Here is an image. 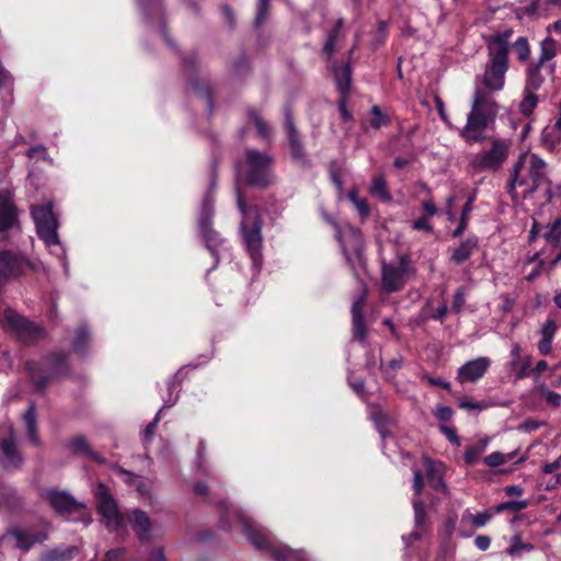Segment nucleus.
<instances>
[{"label": "nucleus", "instance_id": "nucleus-1", "mask_svg": "<svg viewBox=\"0 0 561 561\" xmlns=\"http://www.w3.org/2000/svg\"><path fill=\"white\" fill-rule=\"evenodd\" d=\"M512 28L496 32L488 39L490 60L484 73L474 79V91L470 112L467 114L466 125L459 135L466 144L472 145L486 139L484 129L492 125L499 113V105L494 100V93L503 90L505 75L508 69L510 39Z\"/></svg>", "mask_w": 561, "mask_h": 561}, {"label": "nucleus", "instance_id": "nucleus-2", "mask_svg": "<svg viewBox=\"0 0 561 561\" xmlns=\"http://www.w3.org/2000/svg\"><path fill=\"white\" fill-rule=\"evenodd\" d=\"M547 182V164L535 153H523L513 167L508 192L514 199L517 198L515 190L523 187V197L534 194Z\"/></svg>", "mask_w": 561, "mask_h": 561}, {"label": "nucleus", "instance_id": "nucleus-3", "mask_svg": "<svg viewBox=\"0 0 561 561\" xmlns=\"http://www.w3.org/2000/svg\"><path fill=\"white\" fill-rule=\"evenodd\" d=\"M237 205L242 214L241 221V238L242 243L245 247L247 252L249 253L253 267L256 271H260L262 265V220L260 218L259 211L256 208H251L247 206V203L240 192V188L237 186Z\"/></svg>", "mask_w": 561, "mask_h": 561}, {"label": "nucleus", "instance_id": "nucleus-4", "mask_svg": "<svg viewBox=\"0 0 561 561\" xmlns=\"http://www.w3.org/2000/svg\"><path fill=\"white\" fill-rule=\"evenodd\" d=\"M273 164L274 158L268 152L248 148L244 151V162L238 169V176H243L248 185L267 187L275 182Z\"/></svg>", "mask_w": 561, "mask_h": 561}, {"label": "nucleus", "instance_id": "nucleus-5", "mask_svg": "<svg viewBox=\"0 0 561 561\" xmlns=\"http://www.w3.org/2000/svg\"><path fill=\"white\" fill-rule=\"evenodd\" d=\"M31 214L39 238L50 249V253L60 259L65 273L68 274L69 264L66 259V251L60 244V240L57 233L58 222L56 216L53 213V204L46 203L44 205L33 206Z\"/></svg>", "mask_w": 561, "mask_h": 561}, {"label": "nucleus", "instance_id": "nucleus-6", "mask_svg": "<svg viewBox=\"0 0 561 561\" xmlns=\"http://www.w3.org/2000/svg\"><path fill=\"white\" fill-rule=\"evenodd\" d=\"M484 135H486L484 133ZM486 137L491 147L473 153L469 158V167L476 173H495L500 171L507 161L511 141L500 137ZM485 141V139L483 140Z\"/></svg>", "mask_w": 561, "mask_h": 561}, {"label": "nucleus", "instance_id": "nucleus-7", "mask_svg": "<svg viewBox=\"0 0 561 561\" xmlns=\"http://www.w3.org/2000/svg\"><path fill=\"white\" fill-rule=\"evenodd\" d=\"M26 369L35 388L43 391L53 380L68 374V355L53 353L41 362H27Z\"/></svg>", "mask_w": 561, "mask_h": 561}, {"label": "nucleus", "instance_id": "nucleus-8", "mask_svg": "<svg viewBox=\"0 0 561 561\" xmlns=\"http://www.w3.org/2000/svg\"><path fill=\"white\" fill-rule=\"evenodd\" d=\"M333 225L335 227L336 239L341 244L345 260L351 266L354 275L358 277L359 268L364 267V242L362 233L350 224L340 226L336 222H333Z\"/></svg>", "mask_w": 561, "mask_h": 561}, {"label": "nucleus", "instance_id": "nucleus-9", "mask_svg": "<svg viewBox=\"0 0 561 561\" xmlns=\"http://www.w3.org/2000/svg\"><path fill=\"white\" fill-rule=\"evenodd\" d=\"M216 185L215 179H213L207 193L202 203V208L198 217V227L201 234L205 241L206 248L209 250L215 259V266L219 262V248L224 244L225 240L220 234L211 228V220L214 217V188Z\"/></svg>", "mask_w": 561, "mask_h": 561}, {"label": "nucleus", "instance_id": "nucleus-10", "mask_svg": "<svg viewBox=\"0 0 561 561\" xmlns=\"http://www.w3.org/2000/svg\"><path fill=\"white\" fill-rule=\"evenodd\" d=\"M243 533L248 540L257 550L268 556L272 561H306L304 551L293 550L287 546H279L271 542L270 539L248 523L243 524Z\"/></svg>", "mask_w": 561, "mask_h": 561}, {"label": "nucleus", "instance_id": "nucleus-11", "mask_svg": "<svg viewBox=\"0 0 561 561\" xmlns=\"http://www.w3.org/2000/svg\"><path fill=\"white\" fill-rule=\"evenodd\" d=\"M414 273L415 270L411 266V261L407 255L399 256L398 265L383 263L381 278L382 289L386 293L399 291Z\"/></svg>", "mask_w": 561, "mask_h": 561}, {"label": "nucleus", "instance_id": "nucleus-12", "mask_svg": "<svg viewBox=\"0 0 561 561\" xmlns=\"http://www.w3.org/2000/svg\"><path fill=\"white\" fill-rule=\"evenodd\" d=\"M3 322L9 329L26 343H32L44 336V330L38 324L28 321L23 316L12 309H7L3 313Z\"/></svg>", "mask_w": 561, "mask_h": 561}, {"label": "nucleus", "instance_id": "nucleus-13", "mask_svg": "<svg viewBox=\"0 0 561 561\" xmlns=\"http://www.w3.org/2000/svg\"><path fill=\"white\" fill-rule=\"evenodd\" d=\"M27 270H36V265L15 252L0 251V278H16Z\"/></svg>", "mask_w": 561, "mask_h": 561}, {"label": "nucleus", "instance_id": "nucleus-14", "mask_svg": "<svg viewBox=\"0 0 561 561\" xmlns=\"http://www.w3.org/2000/svg\"><path fill=\"white\" fill-rule=\"evenodd\" d=\"M96 500L99 513L106 520V525L114 528L121 527L123 517L118 512L117 504L107 488L102 483L98 485Z\"/></svg>", "mask_w": 561, "mask_h": 561}, {"label": "nucleus", "instance_id": "nucleus-15", "mask_svg": "<svg viewBox=\"0 0 561 561\" xmlns=\"http://www.w3.org/2000/svg\"><path fill=\"white\" fill-rule=\"evenodd\" d=\"M23 463V457L16 447V434L12 427L8 435L0 439V466L5 470L18 469Z\"/></svg>", "mask_w": 561, "mask_h": 561}, {"label": "nucleus", "instance_id": "nucleus-16", "mask_svg": "<svg viewBox=\"0 0 561 561\" xmlns=\"http://www.w3.org/2000/svg\"><path fill=\"white\" fill-rule=\"evenodd\" d=\"M491 359L485 356H481L466 362L458 368L457 380L460 383L477 382L480 380L488 369L490 368Z\"/></svg>", "mask_w": 561, "mask_h": 561}, {"label": "nucleus", "instance_id": "nucleus-17", "mask_svg": "<svg viewBox=\"0 0 561 561\" xmlns=\"http://www.w3.org/2000/svg\"><path fill=\"white\" fill-rule=\"evenodd\" d=\"M2 538L4 542L9 539L14 540V548L28 551L35 543L44 542L47 539V535L43 531L27 533L19 526H13L2 535Z\"/></svg>", "mask_w": 561, "mask_h": 561}, {"label": "nucleus", "instance_id": "nucleus-18", "mask_svg": "<svg viewBox=\"0 0 561 561\" xmlns=\"http://www.w3.org/2000/svg\"><path fill=\"white\" fill-rule=\"evenodd\" d=\"M285 129L293 159L305 164L307 162L306 151L299 133L294 125L293 115L289 108L285 110Z\"/></svg>", "mask_w": 561, "mask_h": 561}, {"label": "nucleus", "instance_id": "nucleus-19", "mask_svg": "<svg viewBox=\"0 0 561 561\" xmlns=\"http://www.w3.org/2000/svg\"><path fill=\"white\" fill-rule=\"evenodd\" d=\"M46 497L50 506L60 515H69L80 507V504L65 491L49 490Z\"/></svg>", "mask_w": 561, "mask_h": 561}, {"label": "nucleus", "instance_id": "nucleus-20", "mask_svg": "<svg viewBox=\"0 0 561 561\" xmlns=\"http://www.w3.org/2000/svg\"><path fill=\"white\" fill-rule=\"evenodd\" d=\"M16 221V209L9 191H0V232L13 227Z\"/></svg>", "mask_w": 561, "mask_h": 561}, {"label": "nucleus", "instance_id": "nucleus-21", "mask_svg": "<svg viewBox=\"0 0 561 561\" xmlns=\"http://www.w3.org/2000/svg\"><path fill=\"white\" fill-rule=\"evenodd\" d=\"M412 486H413V490L415 493V497L412 500V505L414 508V524H415V528H420V527H422L423 523L425 522L426 513L424 510L423 502L419 499V495L422 493L423 486H424L423 474H422L421 470L415 469V468L413 469V485Z\"/></svg>", "mask_w": 561, "mask_h": 561}, {"label": "nucleus", "instance_id": "nucleus-22", "mask_svg": "<svg viewBox=\"0 0 561 561\" xmlns=\"http://www.w3.org/2000/svg\"><path fill=\"white\" fill-rule=\"evenodd\" d=\"M133 530L142 542L149 541L151 537V522L148 515L140 510H135L128 517Z\"/></svg>", "mask_w": 561, "mask_h": 561}, {"label": "nucleus", "instance_id": "nucleus-23", "mask_svg": "<svg viewBox=\"0 0 561 561\" xmlns=\"http://www.w3.org/2000/svg\"><path fill=\"white\" fill-rule=\"evenodd\" d=\"M422 462L432 488L445 491L446 484L443 480L444 465L439 461H434L426 456L422 458Z\"/></svg>", "mask_w": 561, "mask_h": 561}, {"label": "nucleus", "instance_id": "nucleus-24", "mask_svg": "<svg viewBox=\"0 0 561 561\" xmlns=\"http://www.w3.org/2000/svg\"><path fill=\"white\" fill-rule=\"evenodd\" d=\"M190 88L192 93L199 98L204 102V105L209 110V112H211L213 99L210 95L208 82L199 76H196L190 79Z\"/></svg>", "mask_w": 561, "mask_h": 561}, {"label": "nucleus", "instance_id": "nucleus-25", "mask_svg": "<svg viewBox=\"0 0 561 561\" xmlns=\"http://www.w3.org/2000/svg\"><path fill=\"white\" fill-rule=\"evenodd\" d=\"M23 421L26 426V433L31 443L35 446L41 444L39 436L37 434V419H36V407L31 403L28 409L23 414Z\"/></svg>", "mask_w": 561, "mask_h": 561}, {"label": "nucleus", "instance_id": "nucleus-26", "mask_svg": "<svg viewBox=\"0 0 561 561\" xmlns=\"http://www.w3.org/2000/svg\"><path fill=\"white\" fill-rule=\"evenodd\" d=\"M477 247H478L477 239H473V238L467 239L466 241L461 242L459 244V247H457L454 250L453 255H451V261L457 264L463 263L465 261L470 259V256L472 255V253L474 252Z\"/></svg>", "mask_w": 561, "mask_h": 561}, {"label": "nucleus", "instance_id": "nucleus-27", "mask_svg": "<svg viewBox=\"0 0 561 561\" xmlns=\"http://www.w3.org/2000/svg\"><path fill=\"white\" fill-rule=\"evenodd\" d=\"M541 66L531 65L527 70V78L524 87L525 92L537 93V91L541 88L545 78L541 75Z\"/></svg>", "mask_w": 561, "mask_h": 561}, {"label": "nucleus", "instance_id": "nucleus-28", "mask_svg": "<svg viewBox=\"0 0 561 561\" xmlns=\"http://www.w3.org/2000/svg\"><path fill=\"white\" fill-rule=\"evenodd\" d=\"M334 80L337 90L342 94H346L351 87V68L348 65L336 66L333 69Z\"/></svg>", "mask_w": 561, "mask_h": 561}, {"label": "nucleus", "instance_id": "nucleus-29", "mask_svg": "<svg viewBox=\"0 0 561 561\" xmlns=\"http://www.w3.org/2000/svg\"><path fill=\"white\" fill-rule=\"evenodd\" d=\"M69 446L75 454H83L84 456L94 459L95 461L102 462L103 460L92 450L88 440L83 436L73 438Z\"/></svg>", "mask_w": 561, "mask_h": 561}, {"label": "nucleus", "instance_id": "nucleus-30", "mask_svg": "<svg viewBox=\"0 0 561 561\" xmlns=\"http://www.w3.org/2000/svg\"><path fill=\"white\" fill-rule=\"evenodd\" d=\"M557 55V42L548 36L540 44V56L535 65L542 66L545 62L553 59Z\"/></svg>", "mask_w": 561, "mask_h": 561}, {"label": "nucleus", "instance_id": "nucleus-31", "mask_svg": "<svg viewBox=\"0 0 561 561\" xmlns=\"http://www.w3.org/2000/svg\"><path fill=\"white\" fill-rule=\"evenodd\" d=\"M371 195L377 196L383 202L391 201V195L388 191L386 180L383 175H376L371 181V185L369 188Z\"/></svg>", "mask_w": 561, "mask_h": 561}, {"label": "nucleus", "instance_id": "nucleus-32", "mask_svg": "<svg viewBox=\"0 0 561 561\" xmlns=\"http://www.w3.org/2000/svg\"><path fill=\"white\" fill-rule=\"evenodd\" d=\"M77 552L76 547H58L53 550H49L43 554V560L45 561H66L73 557Z\"/></svg>", "mask_w": 561, "mask_h": 561}, {"label": "nucleus", "instance_id": "nucleus-33", "mask_svg": "<svg viewBox=\"0 0 561 561\" xmlns=\"http://www.w3.org/2000/svg\"><path fill=\"white\" fill-rule=\"evenodd\" d=\"M542 145L550 151H553L561 142V130L556 126L553 128H545L541 134Z\"/></svg>", "mask_w": 561, "mask_h": 561}, {"label": "nucleus", "instance_id": "nucleus-34", "mask_svg": "<svg viewBox=\"0 0 561 561\" xmlns=\"http://www.w3.org/2000/svg\"><path fill=\"white\" fill-rule=\"evenodd\" d=\"M538 102H539V96L537 95V93L524 91V98L519 103V112L524 116H529L534 112V110L537 107Z\"/></svg>", "mask_w": 561, "mask_h": 561}, {"label": "nucleus", "instance_id": "nucleus-35", "mask_svg": "<svg viewBox=\"0 0 561 561\" xmlns=\"http://www.w3.org/2000/svg\"><path fill=\"white\" fill-rule=\"evenodd\" d=\"M248 117L254 124L261 137L268 138L271 136L270 125L260 116V114L255 110H249Z\"/></svg>", "mask_w": 561, "mask_h": 561}, {"label": "nucleus", "instance_id": "nucleus-36", "mask_svg": "<svg viewBox=\"0 0 561 561\" xmlns=\"http://www.w3.org/2000/svg\"><path fill=\"white\" fill-rule=\"evenodd\" d=\"M535 549L534 545L523 542L519 535H515L511 539V546L507 549V553L511 557H517L522 552H530Z\"/></svg>", "mask_w": 561, "mask_h": 561}, {"label": "nucleus", "instance_id": "nucleus-37", "mask_svg": "<svg viewBox=\"0 0 561 561\" xmlns=\"http://www.w3.org/2000/svg\"><path fill=\"white\" fill-rule=\"evenodd\" d=\"M89 341H90L89 331L84 325H81L78 329L77 335L72 341V347H73L75 352H77L79 354H83L89 344Z\"/></svg>", "mask_w": 561, "mask_h": 561}, {"label": "nucleus", "instance_id": "nucleus-38", "mask_svg": "<svg viewBox=\"0 0 561 561\" xmlns=\"http://www.w3.org/2000/svg\"><path fill=\"white\" fill-rule=\"evenodd\" d=\"M543 238L551 243L553 247H557L561 240V218L558 217L548 226V231L543 234Z\"/></svg>", "mask_w": 561, "mask_h": 561}, {"label": "nucleus", "instance_id": "nucleus-39", "mask_svg": "<svg viewBox=\"0 0 561 561\" xmlns=\"http://www.w3.org/2000/svg\"><path fill=\"white\" fill-rule=\"evenodd\" d=\"M513 49L517 55V59L525 62L530 57V46L526 37H518L513 44Z\"/></svg>", "mask_w": 561, "mask_h": 561}, {"label": "nucleus", "instance_id": "nucleus-40", "mask_svg": "<svg viewBox=\"0 0 561 561\" xmlns=\"http://www.w3.org/2000/svg\"><path fill=\"white\" fill-rule=\"evenodd\" d=\"M514 455L515 453L502 454L494 451L488 455L483 461L489 467H499L512 460Z\"/></svg>", "mask_w": 561, "mask_h": 561}, {"label": "nucleus", "instance_id": "nucleus-41", "mask_svg": "<svg viewBox=\"0 0 561 561\" xmlns=\"http://www.w3.org/2000/svg\"><path fill=\"white\" fill-rule=\"evenodd\" d=\"M348 198L353 203L356 210L363 218H366L367 216H369V214H370L369 205L365 198L358 197L357 190L350 191Z\"/></svg>", "mask_w": 561, "mask_h": 561}, {"label": "nucleus", "instance_id": "nucleus-42", "mask_svg": "<svg viewBox=\"0 0 561 561\" xmlns=\"http://www.w3.org/2000/svg\"><path fill=\"white\" fill-rule=\"evenodd\" d=\"M539 396L546 400V402L552 407H559L561 404V394L551 391L546 385L537 387Z\"/></svg>", "mask_w": 561, "mask_h": 561}, {"label": "nucleus", "instance_id": "nucleus-43", "mask_svg": "<svg viewBox=\"0 0 561 561\" xmlns=\"http://www.w3.org/2000/svg\"><path fill=\"white\" fill-rule=\"evenodd\" d=\"M370 115V125L376 129L380 128L381 126H386L389 123L387 116L381 113V110L378 105H374L371 107Z\"/></svg>", "mask_w": 561, "mask_h": 561}, {"label": "nucleus", "instance_id": "nucleus-44", "mask_svg": "<svg viewBox=\"0 0 561 561\" xmlns=\"http://www.w3.org/2000/svg\"><path fill=\"white\" fill-rule=\"evenodd\" d=\"M366 299V290H363L358 298L352 305V321L364 320L363 305Z\"/></svg>", "mask_w": 561, "mask_h": 561}, {"label": "nucleus", "instance_id": "nucleus-45", "mask_svg": "<svg viewBox=\"0 0 561 561\" xmlns=\"http://www.w3.org/2000/svg\"><path fill=\"white\" fill-rule=\"evenodd\" d=\"M527 506H528V502L525 500L508 501V502H504V503H501L500 505H497L496 512L497 513H501L504 511L520 512V511L525 510Z\"/></svg>", "mask_w": 561, "mask_h": 561}, {"label": "nucleus", "instance_id": "nucleus-46", "mask_svg": "<svg viewBox=\"0 0 561 561\" xmlns=\"http://www.w3.org/2000/svg\"><path fill=\"white\" fill-rule=\"evenodd\" d=\"M485 445L482 446H470L466 449L463 458L467 465H473L479 456L484 451Z\"/></svg>", "mask_w": 561, "mask_h": 561}, {"label": "nucleus", "instance_id": "nucleus-47", "mask_svg": "<svg viewBox=\"0 0 561 561\" xmlns=\"http://www.w3.org/2000/svg\"><path fill=\"white\" fill-rule=\"evenodd\" d=\"M371 420L375 422L379 433L385 437V425L388 423V417L382 411L376 410L371 413Z\"/></svg>", "mask_w": 561, "mask_h": 561}, {"label": "nucleus", "instance_id": "nucleus-48", "mask_svg": "<svg viewBox=\"0 0 561 561\" xmlns=\"http://www.w3.org/2000/svg\"><path fill=\"white\" fill-rule=\"evenodd\" d=\"M459 407L468 411H481L485 409L486 405L484 403L473 401L470 397H462L459 400Z\"/></svg>", "mask_w": 561, "mask_h": 561}, {"label": "nucleus", "instance_id": "nucleus-49", "mask_svg": "<svg viewBox=\"0 0 561 561\" xmlns=\"http://www.w3.org/2000/svg\"><path fill=\"white\" fill-rule=\"evenodd\" d=\"M160 412H161V410L156 414L154 419L146 426V428L142 433V440L145 443H149L152 439L156 427L160 420Z\"/></svg>", "mask_w": 561, "mask_h": 561}, {"label": "nucleus", "instance_id": "nucleus-50", "mask_svg": "<svg viewBox=\"0 0 561 561\" xmlns=\"http://www.w3.org/2000/svg\"><path fill=\"white\" fill-rule=\"evenodd\" d=\"M466 304V293L462 288H458L453 299V310L459 313Z\"/></svg>", "mask_w": 561, "mask_h": 561}, {"label": "nucleus", "instance_id": "nucleus-51", "mask_svg": "<svg viewBox=\"0 0 561 561\" xmlns=\"http://www.w3.org/2000/svg\"><path fill=\"white\" fill-rule=\"evenodd\" d=\"M268 11V0H259L257 2V11L255 15V23L257 25L262 24L266 16Z\"/></svg>", "mask_w": 561, "mask_h": 561}, {"label": "nucleus", "instance_id": "nucleus-52", "mask_svg": "<svg viewBox=\"0 0 561 561\" xmlns=\"http://www.w3.org/2000/svg\"><path fill=\"white\" fill-rule=\"evenodd\" d=\"M538 9H539L538 1L533 0L529 3H527L525 7L519 8L518 11H517V14L519 16H525V15L534 16V15L537 14Z\"/></svg>", "mask_w": 561, "mask_h": 561}, {"label": "nucleus", "instance_id": "nucleus-53", "mask_svg": "<svg viewBox=\"0 0 561 561\" xmlns=\"http://www.w3.org/2000/svg\"><path fill=\"white\" fill-rule=\"evenodd\" d=\"M354 337L363 342L366 339V327L364 320L352 321Z\"/></svg>", "mask_w": 561, "mask_h": 561}, {"label": "nucleus", "instance_id": "nucleus-54", "mask_svg": "<svg viewBox=\"0 0 561 561\" xmlns=\"http://www.w3.org/2000/svg\"><path fill=\"white\" fill-rule=\"evenodd\" d=\"M434 415L440 422H448L453 416V410L447 405H438L434 412Z\"/></svg>", "mask_w": 561, "mask_h": 561}, {"label": "nucleus", "instance_id": "nucleus-55", "mask_svg": "<svg viewBox=\"0 0 561 561\" xmlns=\"http://www.w3.org/2000/svg\"><path fill=\"white\" fill-rule=\"evenodd\" d=\"M556 331H557L556 322L553 320H547L541 329V335H542L541 339H548V340L552 341L554 337Z\"/></svg>", "mask_w": 561, "mask_h": 561}, {"label": "nucleus", "instance_id": "nucleus-56", "mask_svg": "<svg viewBox=\"0 0 561 561\" xmlns=\"http://www.w3.org/2000/svg\"><path fill=\"white\" fill-rule=\"evenodd\" d=\"M440 431L451 444H454L456 446H460V439H459V437L456 433V430L454 427L440 426Z\"/></svg>", "mask_w": 561, "mask_h": 561}, {"label": "nucleus", "instance_id": "nucleus-57", "mask_svg": "<svg viewBox=\"0 0 561 561\" xmlns=\"http://www.w3.org/2000/svg\"><path fill=\"white\" fill-rule=\"evenodd\" d=\"M124 474L127 483L135 485L139 492H145V484L140 477L127 471H124Z\"/></svg>", "mask_w": 561, "mask_h": 561}, {"label": "nucleus", "instance_id": "nucleus-58", "mask_svg": "<svg viewBox=\"0 0 561 561\" xmlns=\"http://www.w3.org/2000/svg\"><path fill=\"white\" fill-rule=\"evenodd\" d=\"M491 519V514L488 512L478 513L477 515L471 516L472 524L476 527H483Z\"/></svg>", "mask_w": 561, "mask_h": 561}, {"label": "nucleus", "instance_id": "nucleus-59", "mask_svg": "<svg viewBox=\"0 0 561 561\" xmlns=\"http://www.w3.org/2000/svg\"><path fill=\"white\" fill-rule=\"evenodd\" d=\"M402 357H397L391 360H389L387 364L381 363L380 369L385 373H389L390 370H398L402 366Z\"/></svg>", "mask_w": 561, "mask_h": 561}, {"label": "nucleus", "instance_id": "nucleus-60", "mask_svg": "<svg viewBox=\"0 0 561 561\" xmlns=\"http://www.w3.org/2000/svg\"><path fill=\"white\" fill-rule=\"evenodd\" d=\"M490 543H491V538L485 535H479L474 539V545L477 546L478 549H480L482 551H485L490 547Z\"/></svg>", "mask_w": 561, "mask_h": 561}, {"label": "nucleus", "instance_id": "nucleus-61", "mask_svg": "<svg viewBox=\"0 0 561 561\" xmlns=\"http://www.w3.org/2000/svg\"><path fill=\"white\" fill-rule=\"evenodd\" d=\"M413 229L432 231V226L430 225L427 217H420L413 222Z\"/></svg>", "mask_w": 561, "mask_h": 561}, {"label": "nucleus", "instance_id": "nucleus-62", "mask_svg": "<svg viewBox=\"0 0 561 561\" xmlns=\"http://www.w3.org/2000/svg\"><path fill=\"white\" fill-rule=\"evenodd\" d=\"M541 426V423L536 420H526L523 424H520L519 428L524 432H534L537 431Z\"/></svg>", "mask_w": 561, "mask_h": 561}, {"label": "nucleus", "instance_id": "nucleus-63", "mask_svg": "<svg viewBox=\"0 0 561 561\" xmlns=\"http://www.w3.org/2000/svg\"><path fill=\"white\" fill-rule=\"evenodd\" d=\"M552 341L548 339H541L538 343V350L540 354L548 355L551 352Z\"/></svg>", "mask_w": 561, "mask_h": 561}, {"label": "nucleus", "instance_id": "nucleus-64", "mask_svg": "<svg viewBox=\"0 0 561 561\" xmlns=\"http://www.w3.org/2000/svg\"><path fill=\"white\" fill-rule=\"evenodd\" d=\"M123 549H112L106 552L104 561H117L123 556Z\"/></svg>", "mask_w": 561, "mask_h": 561}]
</instances>
